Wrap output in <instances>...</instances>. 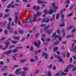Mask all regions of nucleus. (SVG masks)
Here are the masks:
<instances>
[{"mask_svg":"<svg viewBox=\"0 0 76 76\" xmlns=\"http://www.w3.org/2000/svg\"><path fill=\"white\" fill-rule=\"evenodd\" d=\"M5 44L6 45V48H3L2 50H5L6 49V48H7L8 47H9V45L10 44V42H5Z\"/></svg>","mask_w":76,"mask_h":76,"instance_id":"obj_1","label":"nucleus"},{"mask_svg":"<svg viewBox=\"0 0 76 76\" xmlns=\"http://www.w3.org/2000/svg\"><path fill=\"white\" fill-rule=\"evenodd\" d=\"M20 70V68L17 69L16 71H15V73H16L17 75H19L20 74H22V72H19Z\"/></svg>","mask_w":76,"mask_h":76,"instance_id":"obj_2","label":"nucleus"},{"mask_svg":"<svg viewBox=\"0 0 76 76\" xmlns=\"http://www.w3.org/2000/svg\"><path fill=\"white\" fill-rule=\"evenodd\" d=\"M41 43V41L39 40L38 41V42H37V43H35L34 44V46H37V47H39V45H40Z\"/></svg>","mask_w":76,"mask_h":76,"instance_id":"obj_3","label":"nucleus"},{"mask_svg":"<svg viewBox=\"0 0 76 76\" xmlns=\"http://www.w3.org/2000/svg\"><path fill=\"white\" fill-rule=\"evenodd\" d=\"M45 56V59H48V55L47 54H46L45 52H44L42 55V56Z\"/></svg>","mask_w":76,"mask_h":76,"instance_id":"obj_4","label":"nucleus"},{"mask_svg":"<svg viewBox=\"0 0 76 76\" xmlns=\"http://www.w3.org/2000/svg\"><path fill=\"white\" fill-rule=\"evenodd\" d=\"M38 16L37 14H34L33 17V22H35L37 21V17Z\"/></svg>","mask_w":76,"mask_h":76,"instance_id":"obj_5","label":"nucleus"},{"mask_svg":"<svg viewBox=\"0 0 76 76\" xmlns=\"http://www.w3.org/2000/svg\"><path fill=\"white\" fill-rule=\"evenodd\" d=\"M12 51H13V50L12 49L8 51L5 52V54H9L11 53H12Z\"/></svg>","mask_w":76,"mask_h":76,"instance_id":"obj_6","label":"nucleus"},{"mask_svg":"<svg viewBox=\"0 0 76 76\" xmlns=\"http://www.w3.org/2000/svg\"><path fill=\"white\" fill-rule=\"evenodd\" d=\"M7 7L8 9H9V8H10V7H11V8L13 9V8L15 7V5L13 4L12 5V4H10L8 5Z\"/></svg>","mask_w":76,"mask_h":76,"instance_id":"obj_7","label":"nucleus"},{"mask_svg":"<svg viewBox=\"0 0 76 76\" xmlns=\"http://www.w3.org/2000/svg\"><path fill=\"white\" fill-rule=\"evenodd\" d=\"M49 21H50V19H47L46 20H42V22H43V23H44L45 22L46 23H47V22H49Z\"/></svg>","mask_w":76,"mask_h":76,"instance_id":"obj_8","label":"nucleus"},{"mask_svg":"<svg viewBox=\"0 0 76 76\" xmlns=\"http://www.w3.org/2000/svg\"><path fill=\"white\" fill-rule=\"evenodd\" d=\"M56 15L55 14H54L53 15L52 18H50V21H53V20H55V15Z\"/></svg>","mask_w":76,"mask_h":76,"instance_id":"obj_9","label":"nucleus"},{"mask_svg":"<svg viewBox=\"0 0 76 76\" xmlns=\"http://www.w3.org/2000/svg\"><path fill=\"white\" fill-rule=\"evenodd\" d=\"M53 10L51 9L48 12V14L49 15H52L53 14Z\"/></svg>","mask_w":76,"mask_h":76,"instance_id":"obj_10","label":"nucleus"},{"mask_svg":"<svg viewBox=\"0 0 76 76\" xmlns=\"http://www.w3.org/2000/svg\"><path fill=\"white\" fill-rule=\"evenodd\" d=\"M14 39H16V40H19V37L17 36H13Z\"/></svg>","mask_w":76,"mask_h":76,"instance_id":"obj_11","label":"nucleus"},{"mask_svg":"<svg viewBox=\"0 0 76 76\" xmlns=\"http://www.w3.org/2000/svg\"><path fill=\"white\" fill-rule=\"evenodd\" d=\"M27 22H28V23H29V22H32V18L28 19L27 20Z\"/></svg>","mask_w":76,"mask_h":76,"instance_id":"obj_12","label":"nucleus"},{"mask_svg":"<svg viewBox=\"0 0 76 76\" xmlns=\"http://www.w3.org/2000/svg\"><path fill=\"white\" fill-rule=\"evenodd\" d=\"M18 16H15V22L16 24H17L18 23Z\"/></svg>","mask_w":76,"mask_h":76,"instance_id":"obj_13","label":"nucleus"},{"mask_svg":"<svg viewBox=\"0 0 76 76\" xmlns=\"http://www.w3.org/2000/svg\"><path fill=\"white\" fill-rule=\"evenodd\" d=\"M58 47H56L55 48L53 49V51H56L57 50H58Z\"/></svg>","mask_w":76,"mask_h":76,"instance_id":"obj_14","label":"nucleus"},{"mask_svg":"<svg viewBox=\"0 0 76 76\" xmlns=\"http://www.w3.org/2000/svg\"><path fill=\"white\" fill-rule=\"evenodd\" d=\"M47 32L48 33V35H50V34L52 32V30L50 29L49 30L47 31Z\"/></svg>","mask_w":76,"mask_h":76,"instance_id":"obj_15","label":"nucleus"},{"mask_svg":"<svg viewBox=\"0 0 76 76\" xmlns=\"http://www.w3.org/2000/svg\"><path fill=\"white\" fill-rule=\"evenodd\" d=\"M17 55V54H15L12 57L13 59H14V60H17L16 58V56Z\"/></svg>","mask_w":76,"mask_h":76,"instance_id":"obj_16","label":"nucleus"},{"mask_svg":"<svg viewBox=\"0 0 76 76\" xmlns=\"http://www.w3.org/2000/svg\"><path fill=\"white\" fill-rule=\"evenodd\" d=\"M7 66H4V67L3 68H2L1 69V71H2L3 70H7Z\"/></svg>","mask_w":76,"mask_h":76,"instance_id":"obj_17","label":"nucleus"},{"mask_svg":"<svg viewBox=\"0 0 76 76\" xmlns=\"http://www.w3.org/2000/svg\"><path fill=\"white\" fill-rule=\"evenodd\" d=\"M75 37V35H74V34H73L72 36V35H67L66 37L67 38H69V37Z\"/></svg>","mask_w":76,"mask_h":76,"instance_id":"obj_18","label":"nucleus"},{"mask_svg":"<svg viewBox=\"0 0 76 76\" xmlns=\"http://www.w3.org/2000/svg\"><path fill=\"white\" fill-rule=\"evenodd\" d=\"M70 53H69V52H67V54L66 55V56L67 58H69L70 57Z\"/></svg>","mask_w":76,"mask_h":76,"instance_id":"obj_19","label":"nucleus"},{"mask_svg":"<svg viewBox=\"0 0 76 76\" xmlns=\"http://www.w3.org/2000/svg\"><path fill=\"white\" fill-rule=\"evenodd\" d=\"M11 42L12 43L14 44H17V43H18V41H15L12 40V41H11Z\"/></svg>","mask_w":76,"mask_h":76,"instance_id":"obj_20","label":"nucleus"},{"mask_svg":"<svg viewBox=\"0 0 76 76\" xmlns=\"http://www.w3.org/2000/svg\"><path fill=\"white\" fill-rule=\"evenodd\" d=\"M34 59L36 61H38V57L37 56H35Z\"/></svg>","mask_w":76,"mask_h":76,"instance_id":"obj_21","label":"nucleus"},{"mask_svg":"<svg viewBox=\"0 0 76 76\" xmlns=\"http://www.w3.org/2000/svg\"><path fill=\"white\" fill-rule=\"evenodd\" d=\"M55 56L57 58H58V59H60V58H61V56L59 55H55Z\"/></svg>","mask_w":76,"mask_h":76,"instance_id":"obj_22","label":"nucleus"},{"mask_svg":"<svg viewBox=\"0 0 76 76\" xmlns=\"http://www.w3.org/2000/svg\"><path fill=\"white\" fill-rule=\"evenodd\" d=\"M23 26H28V25H27L26 22H25L23 24Z\"/></svg>","mask_w":76,"mask_h":76,"instance_id":"obj_23","label":"nucleus"},{"mask_svg":"<svg viewBox=\"0 0 76 76\" xmlns=\"http://www.w3.org/2000/svg\"><path fill=\"white\" fill-rule=\"evenodd\" d=\"M60 16V14L58 13L57 14L56 17V19L57 20L58 19V18Z\"/></svg>","mask_w":76,"mask_h":76,"instance_id":"obj_24","label":"nucleus"},{"mask_svg":"<svg viewBox=\"0 0 76 76\" xmlns=\"http://www.w3.org/2000/svg\"><path fill=\"white\" fill-rule=\"evenodd\" d=\"M38 3L41 4V3H43V1H42L41 0H38Z\"/></svg>","mask_w":76,"mask_h":76,"instance_id":"obj_25","label":"nucleus"},{"mask_svg":"<svg viewBox=\"0 0 76 76\" xmlns=\"http://www.w3.org/2000/svg\"><path fill=\"white\" fill-rule=\"evenodd\" d=\"M25 41V37H24L23 38H22L21 40V42H24Z\"/></svg>","mask_w":76,"mask_h":76,"instance_id":"obj_26","label":"nucleus"},{"mask_svg":"<svg viewBox=\"0 0 76 76\" xmlns=\"http://www.w3.org/2000/svg\"><path fill=\"white\" fill-rule=\"evenodd\" d=\"M23 70L25 71H27L28 70V68L27 67H25L23 68Z\"/></svg>","mask_w":76,"mask_h":76,"instance_id":"obj_27","label":"nucleus"},{"mask_svg":"<svg viewBox=\"0 0 76 76\" xmlns=\"http://www.w3.org/2000/svg\"><path fill=\"white\" fill-rule=\"evenodd\" d=\"M4 34H5V35H7V33H8V31H7V30H5L4 31Z\"/></svg>","mask_w":76,"mask_h":76,"instance_id":"obj_28","label":"nucleus"},{"mask_svg":"<svg viewBox=\"0 0 76 76\" xmlns=\"http://www.w3.org/2000/svg\"><path fill=\"white\" fill-rule=\"evenodd\" d=\"M38 50H35L34 51V55L35 56H37V54L38 53Z\"/></svg>","mask_w":76,"mask_h":76,"instance_id":"obj_29","label":"nucleus"},{"mask_svg":"<svg viewBox=\"0 0 76 76\" xmlns=\"http://www.w3.org/2000/svg\"><path fill=\"white\" fill-rule=\"evenodd\" d=\"M4 39H6V37H4L2 38H1L0 39V41H3V40H4Z\"/></svg>","mask_w":76,"mask_h":76,"instance_id":"obj_30","label":"nucleus"},{"mask_svg":"<svg viewBox=\"0 0 76 76\" xmlns=\"http://www.w3.org/2000/svg\"><path fill=\"white\" fill-rule=\"evenodd\" d=\"M43 12L45 14H47V13H48V11L47 10H43Z\"/></svg>","mask_w":76,"mask_h":76,"instance_id":"obj_31","label":"nucleus"},{"mask_svg":"<svg viewBox=\"0 0 76 76\" xmlns=\"http://www.w3.org/2000/svg\"><path fill=\"white\" fill-rule=\"evenodd\" d=\"M49 26H50V25H48L46 28H45V31H47V29H48V28Z\"/></svg>","mask_w":76,"mask_h":76,"instance_id":"obj_32","label":"nucleus"},{"mask_svg":"<svg viewBox=\"0 0 76 76\" xmlns=\"http://www.w3.org/2000/svg\"><path fill=\"white\" fill-rule=\"evenodd\" d=\"M58 39L59 41H62V40L63 39L62 37H59Z\"/></svg>","mask_w":76,"mask_h":76,"instance_id":"obj_33","label":"nucleus"},{"mask_svg":"<svg viewBox=\"0 0 76 76\" xmlns=\"http://www.w3.org/2000/svg\"><path fill=\"white\" fill-rule=\"evenodd\" d=\"M9 16V15L6 14L3 17V18H6L7 17H8V16Z\"/></svg>","mask_w":76,"mask_h":76,"instance_id":"obj_34","label":"nucleus"},{"mask_svg":"<svg viewBox=\"0 0 76 76\" xmlns=\"http://www.w3.org/2000/svg\"><path fill=\"white\" fill-rule=\"evenodd\" d=\"M69 49L70 51H71V52H73L74 50H73V49L72 48L70 47Z\"/></svg>","mask_w":76,"mask_h":76,"instance_id":"obj_35","label":"nucleus"},{"mask_svg":"<svg viewBox=\"0 0 76 76\" xmlns=\"http://www.w3.org/2000/svg\"><path fill=\"white\" fill-rule=\"evenodd\" d=\"M30 61H31V62H35V60L34 58L31 59Z\"/></svg>","mask_w":76,"mask_h":76,"instance_id":"obj_36","label":"nucleus"},{"mask_svg":"<svg viewBox=\"0 0 76 76\" xmlns=\"http://www.w3.org/2000/svg\"><path fill=\"white\" fill-rule=\"evenodd\" d=\"M29 50L31 51H33V50H34V48H33V47L32 46H31V48H30Z\"/></svg>","mask_w":76,"mask_h":76,"instance_id":"obj_37","label":"nucleus"},{"mask_svg":"<svg viewBox=\"0 0 76 76\" xmlns=\"http://www.w3.org/2000/svg\"><path fill=\"white\" fill-rule=\"evenodd\" d=\"M59 26H62V27L64 26H65V24L62 23L61 24L59 25Z\"/></svg>","mask_w":76,"mask_h":76,"instance_id":"obj_38","label":"nucleus"},{"mask_svg":"<svg viewBox=\"0 0 76 76\" xmlns=\"http://www.w3.org/2000/svg\"><path fill=\"white\" fill-rule=\"evenodd\" d=\"M45 39L46 41H47V42H49L50 40H51V39H48L47 38H46Z\"/></svg>","mask_w":76,"mask_h":76,"instance_id":"obj_39","label":"nucleus"},{"mask_svg":"<svg viewBox=\"0 0 76 76\" xmlns=\"http://www.w3.org/2000/svg\"><path fill=\"white\" fill-rule=\"evenodd\" d=\"M48 76H51V72L50 71H48Z\"/></svg>","mask_w":76,"mask_h":76,"instance_id":"obj_40","label":"nucleus"},{"mask_svg":"<svg viewBox=\"0 0 76 76\" xmlns=\"http://www.w3.org/2000/svg\"><path fill=\"white\" fill-rule=\"evenodd\" d=\"M10 23H9L8 25V29H10Z\"/></svg>","mask_w":76,"mask_h":76,"instance_id":"obj_41","label":"nucleus"},{"mask_svg":"<svg viewBox=\"0 0 76 76\" xmlns=\"http://www.w3.org/2000/svg\"><path fill=\"white\" fill-rule=\"evenodd\" d=\"M70 1L69 0H67L66 1V2H65V4H68V3L69 4L70 3Z\"/></svg>","mask_w":76,"mask_h":76,"instance_id":"obj_42","label":"nucleus"},{"mask_svg":"<svg viewBox=\"0 0 76 76\" xmlns=\"http://www.w3.org/2000/svg\"><path fill=\"white\" fill-rule=\"evenodd\" d=\"M9 32L12 33L13 32V28H11L9 30Z\"/></svg>","mask_w":76,"mask_h":76,"instance_id":"obj_43","label":"nucleus"},{"mask_svg":"<svg viewBox=\"0 0 76 76\" xmlns=\"http://www.w3.org/2000/svg\"><path fill=\"white\" fill-rule=\"evenodd\" d=\"M4 64V62L3 61H1L0 62V64L1 65H3Z\"/></svg>","mask_w":76,"mask_h":76,"instance_id":"obj_44","label":"nucleus"},{"mask_svg":"<svg viewBox=\"0 0 76 76\" xmlns=\"http://www.w3.org/2000/svg\"><path fill=\"white\" fill-rule=\"evenodd\" d=\"M39 33H37L35 34V37L36 38H37L38 37H39Z\"/></svg>","mask_w":76,"mask_h":76,"instance_id":"obj_45","label":"nucleus"},{"mask_svg":"<svg viewBox=\"0 0 76 76\" xmlns=\"http://www.w3.org/2000/svg\"><path fill=\"white\" fill-rule=\"evenodd\" d=\"M33 9L34 10H37V7L35 6H34L33 7Z\"/></svg>","mask_w":76,"mask_h":76,"instance_id":"obj_46","label":"nucleus"},{"mask_svg":"<svg viewBox=\"0 0 76 76\" xmlns=\"http://www.w3.org/2000/svg\"><path fill=\"white\" fill-rule=\"evenodd\" d=\"M59 43V42L58 41L54 43V45H57V44H58Z\"/></svg>","mask_w":76,"mask_h":76,"instance_id":"obj_47","label":"nucleus"},{"mask_svg":"<svg viewBox=\"0 0 76 76\" xmlns=\"http://www.w3.org/2000/svg\"><path fill=\"white\" fill-rule=\"evenodd\" d=\"M17 49H15L13 50H12V52H13V53H16V52H17Z\"/></svg>","mask_w":76,"mask_h":76,"instance_id":"obj_48","label":"nucleus"},{"mask_svg":"<svg viewBox=\"0 0 76 76\" xmlns=\"http://www.w3.org/2000/svg\"><path fill=\"white\" fill-rule=\"evenodd\" d=\"M18 32L20 34H23V31L21 30H19Z\"/></svg>","mask_w":76,"mask_h":76,"instance_id":"obj_49","label":"nucleus"},{"mask_svg":"<svg viewBox=\"0 0 76 76\" xmlns=\"http://www.w3.org/2000/svg\"><path fill=\"white\" fill-rule=\"evenodd\" d=\"M52 69L53 70H56V66H54L53 67Z\"/></svg>","mask_w":76,"mask_h":76,"instance_id":"obj_50","label":"nucleus"},{"mask_svg":"<svg viewBox=\"0 0 76 76\" xmlns=\"http://www.w3.org/2000/svg\"><path fill=\"white\" fill-rule=\"evenodd\" d=\"M48 67L49 69H51V68L53 67V65L52 64H50L49 65Z\"/></svg>","mask_w":76,"mask_h":76,"instance_id":"obj_51","label":"nucleus"},{"mask_svg":"<svg viewBox=\"0 0 76 76\" xmlns=\"http://www.w3.org/2000/svg\"><path fill=\"white\" fill-rule=\"evenodd\" d=\"M73 15V13H71L68 15V17H69L70 16H72Z\"/></svg>","mask_w":76,"mask_h":76,"instance_id":"obj_52","label":"nucleus"},{"mask_svg":"<svg viewBox=\"0 0 76 76\" xmlns=\"http://www.w3.org/2000/svg\"><path fill=\"white\" fill-rule=\"evenodd\" d=\"M55 6H56V4L55 3H53L52 4V7H55Z\"/></svg>","mask_w":76,"mask_h":76,"instance_id":"obj_53","label":"nucleus"},{"mask_svg":"<svg viewBox=\"0 0 76 76\" xmlns=\"http://www.w3.org/2000/svg\"><path fill=\"white\" fill-rule=\"evenodd\" d=\"M61 73L63 75H67V74L66 73L63 72H62Z\"/></svg>","mask_w":76,"mask_h":76,"instance_id":"obj_54","label":"nucleus"},{"mask_svg":"<svg viewBox=\"0 0 76 76\" xmlns=\"http://www.w3.org/2000/svg\"><path fill=\"white\" fill-rule=\"evenodd\" d=\"M13 47H15V46L14 45L10 46L9 47V48H13Z\"/></svg>","mask_w":76,"mask_h":76,"instance_id":"obj_55","label":"nucleus"},{"mask_svg":"<svg viewBox=\"0 0 76 76\" xmlns=\"http://www.w3.org/2000/svg\"><path fill=\"white\" fill-rule=\"evenodd\" d=\"M39 72V70H37L36 72L35 73V75H36V74H37V73H38Z\"/></svg>","mask_w":76,"mask_h":76,"instance_id":"obj_56","label":"nucleus"},{"mask_svg":"<svg viewBox=\"0 0 76 76\" xmlns=\"http://www.w3.org/2000/svg\"><path fill=\"white\" fill-rule=\"evenodd\" d=\"M59 61H60V62H63V59L62 58H61L59 59Z\"/></svg>","mask_w":76,"mask_h":76,"instance_id":"obj_57","label":"nucleus"},{"mask_svg":"<svg viewBox=\"0 0 76 76\" xmlns=\"http://www.w3.org/2000/svg\"><path fill=\"white\" fill-rule=\"evenodd\" d=\"M62 37L63 38H64V37H65V33H64L63 34Z\"/></svg>","mask_w":76,"mask_h":76,"instance_id":"obj_58","label":"nucleus"},{"mask_svg":"<svg viewBox=\"0 0 76 76\" xmlns=\"http://www.w3.org/2000/svg\"><path fill=\"white\" fill-rule=\"evenodd\" d=\"M76 28H74L72 30V33H73L74 32H75V31H76Z\"/></svg>","mask_w":76,"mask_h":76,"instance_id":"obj_59","label":"nucleus"},{"mask_svg":"<svg viewBox=\"0 0 76 76\" xmlns=\"http://www.w3.org/2000/svg\"><path fill=\"white\" fill-rule=\"evenodd\" d=\"M53 7L54 9H55V10H57L58 9V7L56 6H55Z\"/></svg>","mask_w":76,"mask_h":76,"instance_id":"obj_60","label":"nucleus"},{"mask_svg":"<svg viewBox=\"0 0 76 76\" xmlns=\"http://www.w3.org/2000/svg\"><path fill=\"white\" fill-rule=\"evenodd\" d=\"M67 43V42L66 41H64L62 42L63 44H65Z\"/></svg>","mask_w":76,"mask_h":76,"instance_id":"obj_61","label":"nucleus"},{"mask_svg":"<svg viewBox=\"0 0 76 76\" xmlns=\"http://www.w3.org/2000/svg\"><path fill=\"white\" fill-rule=\"evenodd\" d=\"M61 17L62 19H63L64 18V15H62Z\"/></svg>","mask_w":76,"mask_h":76,"instance_id":"obj_62","label":"nucleus"},{"mask_svg":"<svg viewBox=\"0 0 76 76\" xmlns=\"http://www.w3.org/2000/svg\"><path fill=\"white\" fill-rule=\"evenodd\" d=\"M72 57L74 58L75 60H76V56H72Z\"/></svg>","mask_w":76,"mask_h":76,"instance_id":"obj_63","label":"nucleus"},{"mask_svg":"<svg viewBox=\"0 0 76 76\" xmlns=\"http://www.w3.org/2000/svg\"><path fill=\"white\" fill-rule=\"evenodd\" d=\"M76 67H75L74 68H73L72 69V71H75V70H76Z\"/></svg>","mask_w":76,"mask_h":76,"instance_id":"obj_64","label":"nucleus"}]
</instances>
